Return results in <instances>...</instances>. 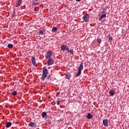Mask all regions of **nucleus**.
Wrapping results in <instances>:
<instances>
[{"mask_svg":"<svg viewBox=\"0 0 129 129\" xmlns=\"http://www.w3.org/2000/svg\"><path fill=\"white\" fill-rule=\"evenodd\" d=\"M47 75H48V70L46 69V67H44L43 68V70H42V76L41 78V81H44L45 79L47 78Z\"/></svg>","mask_w":129,"mask_h":129,"instance_id":"nucleus-1","label":"nucleus"},{"mask_svg":"<svg viewBox=\"0 0 129 129\" xmlns=\"http://www.w3.org/2000/svg\"><path fill=\"white\" fill-rule=\"evenodd\" d=\"M82 70H83V62H82L80 66L79 67L78 72L77 74H76V77H79V76H80Z\"/></svg>","mask_w":129,"mask_h":129,"instance_id":"nucleus-2","label":"nucleus"},{"mask_svg":"<svg viewBox=\"0 0 129 129\" xmlns=\"http://www.w3.org/2000/svg\"><path fill=\"white\" fill-rule=\"evenodd\" d=\"M53 55V51L51 50L47 51V53L45 54V57L46 59H49V58H51V56Z\"/></svg>","mask_w":129,"mask_h":129,"instance_id":"nucleus-3","label":"nucleus"},{"mask_svg":"<svg viewBox=\"0 0 129 129\" xmlns=\"http://www.w3.org/2000/svg\"><path fill=\"white\" fill-rule=\"evenodd\" d=\"M47 63L48 66H51V65H53V64H54V59H53V58L52 57H49Z\"/></svg>","mask_w":129,"mask_h":129,"instance_id":"nucleus-4","label":"nucleus"},{"mask_svg":"<svg viewBox=\"0 0 129 129\" xmlns=\"http://www.w3.org/2000/svg\"><path fill=\"white\" fill-rule=\"evenodd\" d=\"M83 19L85 23H88L89 22V15L88 14L85 15L83 17Z\"/></svg>","mask_w":129,"mask_h":129,"instance_id":"nucleus-5","label":"nucleus"},{"mask_svg":"<svg viewBox=\"0 0 129 129\" xmlns=\"http://www.w3.org/2000/svg\"><path fill=\"white\" fill-rule=\"evenodd\" d=\"M28 125L30 126V127H33L34 128L37 127V123L34 122H30L29 123Z\"/></svg>","mask_w":129,"mask_h":129,"instance_id":"nucleus-6","label":"nucleus"},{"mask_svg":"<svg viewBox=\"0 0 129 129\" xmlns=\"http://www.w3.org/2000/svg\"><path fill=\"white\" fill-rule=\"evenodd\" d=\"M31 61L32 62V64H33V66L36 67L37 63H36V58L35 57V56H33L31 58Z\"/></svg>","mask_w":129,"mask_h":129,"instance_id":"nucleus-7","label":"nucleus"},{"mask_svg":"<svg viewBox=\"0 0 129 129\" xmlns=\"http://www.w3.org/2000/svg\"><path fill=\"white\" fill-rule=\"evenodd\" d=\"M65 50L67 51L68 53H70V54H72V55H73V49L69 50V48L67 45L65 46Z\"/></svg>","mask_w":129,"mask_h":129,"instance_id":"nucleus-8","label":"nucleus"},{"mask_svg":"<svg viewBox=\"0 0 129 129\" xmlns=\"http://www.w3.org/2000/svg\"><path fill=\"white\" fill-rule=\"evenodd\" d=\"M103 124L104 126H108V120H107V119L103 120Z\"/></svg>","mask_w":129,"mask_h":129,"instance_id":"nucleus-9","label":"nucleus"},{"mask_svg":"<svg viewBox=\"0 0 129 129\" xmlns=\"http://www.w3.org/2000/svg\"><path fill=\"white\" fill-rule=\"evenodd\" d=\"M41 116L42 118H47V117H48V115H47V113L46 112H43L41 113Z\"/></svg>","mask_w":129,"mask_h":129,"instance_id":"nucleus-10","label":"nucleus"},{"mask_svg":"<svg viewBox=\"0 0 129 129\" xmlns=\"http://www.w3.org/2000/svg\"><path fill=\"white\" fill-rule=\"evenodd\" d=\"M104 18H106V14H102L101 17L99 19V21H101L102 19H104Z\"/></svg>","mask_w":129,"mask_h":129,"instance_id":"nucleus-11","label":"nucleus"},{"mask_svg":"<svg viewBox=\"0 0 129 129\" xmlns=\"http://www.w3.org/2000/svg\"><path fill=\"white\" fill-rule=\"evenodd\" d=\"M23 0H18V3L16 4V8H18V7H20L21 6V4H22V2Z\"/></svg>","mask_w":129,"mask_h":129,"instance_id":"nucleus-12","label":"nucleus"},{"mask_svg":"<svg viewBox=\"0 0 129 129\" xmlns=\"http://www.w3.org/2000/svg\"><path fill=\"white\" fill-rule=\"evenodd\" d=\"M46 30L42 29L39 32V35H45Z\"/></svg>","mask_w":129,"mask_h":129,"instance_id":"nucleus-13","label":"nucleus"},{"mask_svg":"<svg viewBox=\"0 0 129 129\" xmlns=\"http://www.w3.org/2000/svg\"><path fill=\"white\" fill-rule=\"evenodd\" d=\"M92 117H93L92 115L91 114H90V113H88V115L87 116V118H88V119H91V118H92Z\"/></svg>","mask_w":129,"mask_h":129,"instance_id":"nucleus-14","label":"nucleus"},{"mask_svg":"<svg viewBox=\"0 0 129 129\" xmlns=\"http://www.w3.org/2000/svg\"><path fill=\"white\" fill-rule=\"evenodd\" d=\"M12 125V122H7L6 123V127L8 128V127H10V126Z\"/></svg>","mask_w":129,"mask_h":129,"instance_id":"nucleus-15","label":"nucleus"},{"mask_svg":"<svg viewBox=\"0 0 129 129\" xmlns=\"http://www.w3.org/2000/svg\"><path fill=\"white\" fill-rule=\"evenodd\" d=\"M70 77H71V74L68 73L66 75V78H67V79H70Z\"/></svg>","mask_w":129,"mask_h":129,"instance_id":"nucleus-16","label":"nucleus"},{"mask_svg":"<svg viewBox=\"0 0 129 129\" xmlns=\"http://www.w3.org/2000/svg\"><path fill=\"white\" fill-rule=\"evenodd\" d=\"M109 94L111 95V96H113V95H114V92L112 90H110L109 91Z\"/></svg>","mask_w":129,"mask_h":129,"instance_id":"nucleus-17","label":"nucleus"},{"mask_svg":"<svg viewBox=\"0 0 129 129\" xmlns=\"http://www.w3.org/2000/svg\"><path fill=\"white\" fill-rule=\"evenodd\" d=\"M56 31H57V27H53L52 28V30H51L52 32V33H54V32H56Z\"/></svg>","mask_w":129,"mask_h":129,"instance_id":"nucleus-18","label":"nucleus"},{"mask_svg":"<svg viewBox=\"0 0 129 129\" xmlns=\"http://www.w3.org/2000/svg\"><path fill=\"white\" fill-rule=\"evenodd\" d=\"M14 47L12 44H9L8 45V48H9V49H12Z\"/></svg>","mask_w":129,"mask_h":129,"instance_id":"nucleus-19","label":"nucleus"},{"mask_svg":"<svg viewBox=\"0 0 129 129\" xmlns=\"http://www.w3.org/2000/svg\"><path fill=\"white\" fill-rule=\"evenodd\" d=\"M61 51H63V52L65 51V45H63L61 46Z\"/></svg>","mask_w":129,"mask_h":129,"instance_id":"nucleus-20","label":"nucleus"},{"mask_svg":"<svg viewBox=\"0 0 129 129\" xmlns=\"http://www.w3.org/2000/svg\"><path fill=\"white\" fill-rule=\"evenodd\" d=\"M17 93H18V92H17V91H14V92H12V95L14 96H16V95H17Z\"/></svg>","mask_w":129,"mask_h":129,"instance_id":"nucleus-21","label":"nucleus"},{"mask_svg":"<svg viewBox=\"0 0 129 129\" xmlns=\"http://www.w3.org/2000/svg\"><path fill=\"white\" fill-rule=\"evenodd\" d=\"M97 42L99 43V44H100L101 43V39L100 38H97Z\"/></svg>","mask_w":129,"mask_h":129,"instance_id":"nucleus-22","label":"nucleus"},{"mask_svg":"<svg viewBox=\"0 0 129 129\" xmlns=\"http://www.w3.org/2000/svg\"><path fill=\"white\" fill-rule=\"evenodd\" d=\"M56 104H57V105L60 104V101L59 100V99L56 101Z\"/></svg>","mask_w":129,"mask_h":129,"instance_id":"nucleus-23","label":"nucleus"},{"mask_svg":"<svg viewBox=\"0 0 129 129\" xmlns=\"http://www.w3.org/2000/svg\"><path fill=\"white\" fill-rule=\"evenodd\" d=\"M39 10V8H38V7H35V8H34V11H35L36 12H37V11H38Z\"/></svg>","mask_w":129,"mask_h":129,"instance_id":"nucleus-24","label":"nucleus"},{"mask_svg":"<svg viewBox=\"0 0 129 129\" xmlns=\"http://www.w3.org/2000/svg\"><path fill=\"white\" fill-rule=\"evenodd\" d=\"M51 78V75H48L47 78V79H48V80H49V79H50V78Z\"/></svg>","mask_w":129,"mask_h":129,"instance_id":"nucleus-25","label":"nucleus"},{"mask_svg":"<svg viewBox=\"0 0 129 129\" xmlns=\"http://www.w3.org/2000/svg\"><path fill=\"white\" fill-rule=\"evenodd\" d=\"M109 41H112V37H109Z\"/></svg>","mask_w":129,"mask_h":129,"instance_id":"nucleus-26","label":"nucleus"},{"mask_svg":"<svg viewBox=\"0 0 129 129\" xmlns=\"http://www.w3.org/2000/svg\"><path fill=\"white\" fill-rule=\"evenodd\" d=\"M76 2H81V1H82V0H76Z\"/></svg>","mask_w":129,"mask_h":129,"instance_id":"nucleus-27","label":"nucleus"},{"mask_svg":"<svg viewBox=\"0 0 129 129\" xmlns=\"http://www.w3.org/2000/svg\"><path fill=\"white\" fill-rule=\"evenodd\" d=\"M12 18H14V17H15V14H13V15H12Z\"/></svg>","mask_w":129,"mask_h":129,"instance_id":"nucleus-28","label":"nucleus"},{"mask_svg":"<svg viewBox=\"0 0 129 129\" xmlns=\"http://www.w3.org/2000/svg\"><path fill=\"white\" fill-rule=\"evenodd\" d=\"M37 5H38V3H35V6H37Z\"/></svg>","mask_w":129,"mask_h":129,"instance_id":"nucleus-29","label":"nucleus"},{"mask_svg":"<svg viewBox=\"0 0 129 129\" xmlns=\"http://www.w3.org/2000/svg\"><path fill=\"white\" fill-rule=\"evenodd\" d=\"M70 1V2H71V1H72V0H69Z\"/></svg>","mask_w":129,"mask_h":129,"instance_id":"nucleus-30","label":"nucleus"}]
</instances>
